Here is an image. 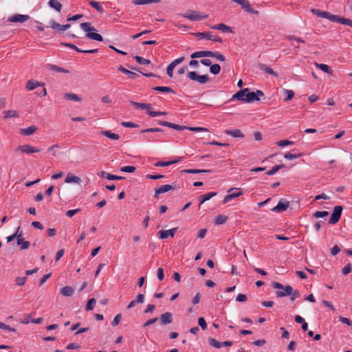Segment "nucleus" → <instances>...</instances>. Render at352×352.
<instances>
[{
	"label": "nucleus",
	"instance_id": "nucleus-3",
	"mask_svg": "<svg viewBox=\"0 0 352 352\" xmlns=\"http://www.w3.org/2000/svg\"><path fill=\"white\" fill-rule=\"evenodd\" d=\"M188 78L192 80L197 81L199 84H205L210 80L209 76L207 74L198 75L196 72H188Z\"/></svg>",
	"mask_w": 352,
	"mask_h": 352
},
{
	"label": "nucleus",
	"instance_id": "nucleus-24",
	"mask_svg": "<svg viewBox=\"0 0 352 352\" xmlns=\"http://www.w3.org/2000/svg\"><path fill=\"white\" fill-rule=\"evenodd\" d=\"M258 68L266 72L267 74H269L273 76H275V77H278V74L277 72H274L272 69L270 68L269 67H267L266 65H264V64H259L258 65Z\"/></svg>",
	"mask_w": 352,
	"mask_h": 352
},
{
	"label": "nucleus",
	"instance_id": "nucleus-39",
	"mask_svg": "<svg viewBox=\"0 0 352 352\" xmlns=\"http://www.w3.org/2000/svg\"><path fill=\"white\" fill-rule=\"evenodd\" d=\"M64 98L66 100H74L77 102L81 101V98L73 93H65L64 94Z\"/></svg>",
	"mask_w": 352,
	"mask_h": 352
},
{
	"label": "nucleus",
	"instance_id": "nucleus-26",
	"mask_svg": "<svg viewBox=\"0 0 352 352\" xmlns=\"http://www.w3.org/2000/svg\"><path fill=\"white\" fill-rule=\"evenodd\" d=\"M315 65H316V67L317 68L321 69L322 72H325L327 74L333 75V70L327 65L323 64V63H316Z\"/></svg>",
	"mask_w": 352,
	"mask_h": 352
},
{
	"label": "nucleus",
	"instance_id": "nucleus-30",
	"mask_svg": "<svg viewBox=\"0 0 352 352\" xmlns=\"http://www.w3.org/2000/svg\"><path fill=\"white\" fill-rule=\"evenodd\" d=\"M351 21L352 20L349 19H346L338 15H336V18L333 19V22H338L340 24L346 25L349 26H351Z\"/></svg>",
	"mask_w": 352,
	"mask_h": 352
},
{
	"label": "nucleus",
	"instance_id": "nucleus-43",
	"mask_svg": "<svg viewBox=\"0 0 352 352\" xmlns=\"http://www.w3.org/2000/svg\"><path fill=\"white\" fill-rule=\"evenodd\" d=\"M283 167H285V165L283 164H279V165H276V166H273L270 170L266 172L265 174L267 175H273Z\"/></svg>",
	"mask_w": 352,
	"mask_h": 352
},
{
	"label": "nucleus",
	"instance_id": "nucleus-44",
	"mask_svg": "<svg viewBox=\"0 0 352 352\" xmlns=\"http://www.w3.org/2000/svg\"><path fill=\"white\" fill-rule=\"evenodd\" d=\"M228 220V217L222 214H219L214 219V223L216 225H221L226 223Z\"/></svg>",
	"mask_w": 352,
	"mask_h": 352
},
{
	"label": "nucleus",
	"instance_id": "nucleus-2",
	"mask_svg": "<svg viewBox=\"0 0 352 352\" xmlns=\"http://www.w3.org/2000/svg\"><path fill=\"white\" fill-rule=\"evenodd\" d=\"M41 151L40 148H37L36 147L32 146L30 144H23L19 145L14 148V152L25 153V154H32L34 153H38Z\"/></svg>",
	"mask_w": 352,
	"mask_h": 352
},
{
	"label": "nucleus",
	"instance_id": "nucleus-62",
	"mask_svg": "<svg viewBox=\"0 0 352 352\" xmlns=\"http://www.w3.org/2000/svg\"><path fill=\"white\" fill-rule=\"evenodd\" d=\"M121 318H122V315L120 314H117L116 316V317L114 318L113 320L112 321L111 325L113 327L117 326L120 323Z\"/></svg>",
	"mask_w": 352,
	"mask_h": 352
},
{
	"label": "nucleus",
	"instance_id": "nucleus-60",
	"mask_svg": "<svg viewBox=\"0 0 352 352\" xmlns=\"http://www.w3.org/2000/svg\"><path fill=\"white\" fill-rule=\"evenodd\" d=\"M351 271H352L351 265L350 263H348L346 266H344L342 268V273L344 275H346V274H349L350 272H351Z\"/></svg>",
	"mask_w": 352,
	"mask_h": 352
},
{
	"label": "nucleus",
	"instance_id": "nucleus-35",
	"mask_svg": "<svg viewBox=\"0 0 352 352\" xmlns=\"http://www.w3.org/2000/svg\"><path fill=\"white\" fill-rule=\"evenodd\" d=\"M242 194H243V192L240 190L237 192L231 193L228 195H226L224 197L223 202V204H226L227 202L230 201V200L241 196Z\"/></svg>",
	"mask_w": 352,
	"mask_h": 352
},
{
	"label": "nucleus",
	"instance_id": "nucleus-59",
	"mask_svg": "<svg viewBox=\"0 0 352 352\" xmlns=\"http://www.w3.org/2000/svg\"><path fill=\"white\" fill-rule=\"evenodd\" d=\"M121 124L127 128H137L138 127V125L135 123L131 122H122Z\"/></svg>",
	"mask_w": 352,
	"mask_h": 352
},
{
	"label": "nucleus",
	"instance_id": "nucleus-22",
	"mask_svg": "<svg viewBox=\"0 0 352 352\" xmlns=\"http://www.w3.org/2000/svg\"><path fill=\"white\" fill-rule=\"evenodd\" d=\"M178 187L177 185H170V184H166L161 186L159 188H157V193H165L168 192L171 190H175Z\"/></svg>",
	"mask_w": 352,
	"mask_h": 352
},
{
	"label": "nucleus",
	"instance_id": "nucleus-45",
	"mask_svg": "<svg viewBox=\"0 0 352 352\" xmlns=\"http://www.w3.org/2000/svg\"><path fill=\"white\" fill-rule=\"evenodd\" d=\"M161 0H133V3L135 5H144L152 3H160Z\"/></svg>",
	"mask_w": 352,
	"mask_h": 352
},
{
	"label": "nucleus",
	"instance_id": "nucleus-40",
	"mask_svg": "<svg viewBox=\"0 0 352 352\" xmlns=\"http://www.w3.org/2000/svg\"><path fill=\"white\" fill-rule=\"evenodd\" d=\"M80 28L82 30H83L85 32H87V33L91 32L92 31H96L95 28L91 26V24L89 22L82 23L80 24Z\"/></svg>",
	"mask_w": 352,
	"mask_h": 352
},
{
	"label": "nucleus",
	"instance_id": "nucleus-34",
	"mask_svg": "<svg viewBox=\"0 0 352 352\" xmlns=\"http://www.w3.org/2000/svg\"><path fill=\"white\" fill-rule=\"evenodd\" d=\"M101 134L105 137L109 138V139L118 140L120 138L118 134L112 133L111 131H102Z\"/></svg>",
	"mask_w": 352,
	"mask_h": 352
},
{
	"label": "nucleus",
	"instance_id": "nucleus-16",
	"mask_svg": "<svg viewBox=\"0 0 352 352\" xmlns=\"http://www.w3.org/2000/svg\"><path fill=\"white\" fill-rule=\"evenodd\" d=\"M99 176H100L102 178H106L109 180H121L124 179V177L122 176H117L115 175L109 174L105 171H101L98 174Z\"/></svg>",
	"mask_w": 352,
	"mask_h": 352
},
{
	"label": "nucleus",
	"instance_id": "nucleus-10",
	"mask_svg": "<svg viewBox=\"0 0 352 352\" xmlns=\"http://www.w3.org/2000/svg\"><path fill=\"white\" fill-rule=\"evenodd\" d=\"M30 16L27 14H16L9 17L8 21L12 23H24L30 19Z\"/></svg>",
	"mask_w": 352,
	"mask_h": 352
},
{
	"label": "nucleus",
	"instance_id": "nucleus-6",
	"mask_svg": "<svg viewBox=\"0 0 352 352\" xmlns=\"http://www.w3.org/2000/svg\"><path fill=\"white\" fill-rule=\"evenodd\" d=\"M264 94L261 90H257L256 91L254 92H247L245 95V102H252L254 101H258L260 100V96H263Z\"/></svg>",
	"mask_w": 352,
	"mask_h": 352
},
{
	"label": "nucleus",
	"instance_id": "nucleus-25",
	"mask_svg": "<svg viewBox=\"0 0 352 352\" xmlns=\"http://www.w3.org/2000/svg\"><path fill=\"white\" fill-rule=\"evenodd\" d=\"M118 71L125 74H127L129 75V77L131 78V79H135L138 76V74H137L136 73L133 72H131L126 68H124L123 66L122 65H120L119 67H118Z\"/></svg>",
	"mask_w": 352,
	"mask_h": 352
},
{
	"label": "nucleus",
	"instance_id": "nucleus-15",
	"mask_svg": "<svg viewBox=\"0 0 352 352\" xmlns=\"http://www.w3.org/2000/svg\"><path fill=\"white\" fill-rule=\"evenodd\" d=\"M283 291L276 292V296L278 298H282L287 296H290L292 294V287L290 285L285 286Z\"/></svg>",
	"mask_w": 352,
	"mask_h": 352
},
{
	"label": "nucleus",
	"instance_id": "nucleus-9",
	"mask_svg": "<svg viewBox=\"0 0 352 352\" xmlns=\"http://www.w3.org/2000/svg\"><path fill=\"white\" fill-rule=\"evenodd\" d=\"M60 45L68 47L69 48H72V49L76 50L77 52H81V53H85V54H95L98 52V49L81 50V49L78 48L76 45L72 44V43H61Z\"/></svg>",
	"mask_w": 352,
	"mask_h": 352
},
{
	"label": "nucleus",
	"instance_id": "nucleus-11",
	"mask_svg": "<svg viewBox=\"0 0 352 352\" xmlns=\"http://www.w3.org/2000/svg\"><path fill=\"white\" fill-rule=\"evenodd\" d=\"M160 322L162 325H167L173 322V314L170 312L162 314L159 318Z\"/></svg>",
	"mask_w": 352,
	"mask_h": 352
},
{
	"label": "nucleus",
	"instance_id": "nucleus-36",
	"mask_svg": "<svg viewBox=\"0 0 352 352\" xmlns=\"http://www.w3.org/2000/svg\"><path fill=\"white\" fill-rule=\"evenodd\" d=\"M47 67L50 70H53L56 72L65 73V74H68L69 72V70L65 69L63 67H58V65H47Z\"/></svg>",
	"mask_w": 352,
	"mask_h": 352
},
{
	"label": "nucleus",
	"instance_id": "nucleus-52",
	"mask_svg": "<svg viewBox=\"0 0 352 352\" xmlns=\"http://www.w3.org/2000/svg\"><path fill=\"white\" fill-rule=\"evenodd\" d=\"M209 344L211 346H214V347H215L217 349H219V348H221L222 346L221 342L217 341L214 338H210L209 339Z\"/></svg>",
	"mask_w": 352,
	"mask_h": 352
},
{
	"label": "nucleus",
	"instance_id": "nucleus-17",
	"mask_svg": "<svg viewBox=\"0 0 352 352\" xmlns=\"http://www.w3.org/2000/svg\"><path fill=\"white\" fill-rule=\"evenodd\" d=\"M249 91L248 88H245L237 91L233 96L232 99H236L238 100L245 102V95Z\"/></svg>",
	"mask_w": 352,
	"mask_h": 352
},
{
	"label": "nucleus",
	"instance_id": "nucleus-18",
	"mask_svg": "<svg viewBox=\"0 0 352 352\" xmlns=\"http://www.w3.org/2000/svg\"><path fill=\"white\" fill-rule=\"evenodd\" d=\"M43 85H44L43 83H41V82H38L36 80H30L26 83L25 89L28 91H32V90H34V89H36V87H38L43 86Z\"/></svg>",
	"mask_w": 352,
	"mask_h": 352
},
{
	"label": "nucleus",
	"instance_id": "nucleus-14",
	"mask_svg": "<svg viewBox=\"0 0 352 352\" xmlns=\"http://www.w3.org/2000/svg\"><path fill=\"white\" fill-rule=\"evenodd\" d=\"M210 28L212 29V30H218L223 32H228V33L232 32V30L231 27L228 26L224 23H219V24H217L214 25H211V26H210Z\"/></svg>",
	"mask_w": 352,
	"mask_h": 352
},
{
	"label": "nucleus",
	"instance_id": "nucleus-53",
	"mask_svg": "<svg viewBox=\"0 0 352 352\" xmlns=\"http://www.w3.org/2000/svg\"><path fill=\"white\" fill-rule=\"evenodd\" d=\"M136 170V168L133 166H124L122 168H121L120 170L122 172H125V173H134Z\"/></svg>",
	"mask_w": 352,
	"mask_h": 352
},
{
	"label": "nucleus",
	"instance_id": "nucleus-19",
	"mask_svg": "<svg viewBox=\"0 0 352 352\" xmlns=\"http://www.w3.org/2000/svg\"><path fill=\"white\" fill-rule=\"evenodd\" d=\"M51 28L60 31H65L70 28V24L60 25L56 21L52 20L50 21Z\"/></svg>",
	"mask_w": 352,
	"mask_h": 352
},
{
	"label": "nucleus",
	"instance_id": "nucleus-21",
	"mask_svg": "<svg viewBox=\"0 0 352 352\" xmlns=\"http://www.w3.org/2000/svg\"><path fill=\"white\" fill-rule=\"evenodd\" d=\"M80 182H81V179L79 177L76 176L72 173H68L65 179V183L74 182L76 184H80Z\"/></svg>",
	"mask_w": 352,
	"mask_h": 352
},
{
	"label": "nucleus",
	"instance_id": "nucleus-37",
	"mask_svg": "<svg viewBox=\"0 0 352 352\" xmlns=\"http://www.w3.org/2000/svg\"><path fill=\"white\" fill-rule=\"evenodd\" d=\"M153 89L154 91H160V92H167V93L175 94V91L170 87L157 86V87H154L153 88Z\"/></svg>",
	"mask_w": 352,
	"mask_h": 352
},
{
	"label": "nucleus",
	"instance_id": "nucleus-8",
	"mask_svg": "<svg viewBox=\"0 0 352 352\" xmlns=\"http://www.w3.org/2000/svg\"><path fill=\"white\" fill-rule=\"evenodd\" d=\"M289 206V202L285 199H281L278 204L272 209V211L273 212H278V213H281L284 211H285Z\"/></svg>",
	"mask_w": 352,
	"mask_h": 352
},
{
	"label": "nucleus",
	"instance_id": "nucleus-55",
	"mask_svg": "<svg viewBox=\"0 0 352 352\" xmlns=\"http://www.w3.org/2000/svg\"><path fill=\"white\" fill-rule=\"evenodd\" d=\"M329 214L327 211H316L314 213L313 216L315 218H322Z\"/></svg>",
	"mask_w": 352,
	"mask_h": 352
},
{
	"label": "nucleus",
	"instance_id": "nucleus-46",
	"mask_svg": "<svg viewBox=\"0 0 352 352\" xmlns=\"http://www.w3.org/2000/svg\"><path fill=\"white\" fill-rule=\"evenodd\" d=\"M89 5L94 8L97 11L100 13H103L104 12L103 8L100 6L99 2L95 1H89Z\"/></svg>",
	"mask_w": 352,
	"mask_h": 352
},
{
	"label": "nucleus",
	"instance_id": "nucleus-47",
	"mask_svg": "<svg viewBox=\"0 0 352 352\" xmlns=\"http://www.w3.org/2000/svg\"><path fill=\"white\" fill-rule=\"evenodd\" d=\"M134 58L139 64L141 65H149L151 63L149 59H146L139 56H135Z\"/></svg>",
	"mask_w": 352,
	"mask_h": 352
},
{
	"label": "nucleus",
	"instance_id": "nucleus-32",
	"mask_svg": "<svg viewBox=\"0 0 352 352\" xmlns=\"http://www.w3.org/2000/svg\"><path fill=\"white\" fill-rule=\"evenodd\" d=\"M131 104L135 108H141L142 109H150L152 108V105L148 103H140L138 102L131 101Z\"/></svg>",
	"mask_w": 352,
	"mask_h": 352
},
{
	"label": "nucleus",
	"instance_id": "nucleus-33",
	"mask_svg": "<svg viewBox=\"0 0 352 352\" xmlns=\"http://www.w3.org/2000/svg\"><path fill=\"white\" fill-rule=\"evenodd\" d=\"M86 37L88 38L92 39V40L97 41H103V38L100 34L93 32V31L91 32L87 33Z\"/></svg>",
	"mask_w": 352,
	"mask_h": 352
},
{
	"label": "nucleus",
	"instance_id": "nucleus-58",
	"mask_svg": "<svg viewBox=\"0 0 352 352\" xmlns=\"http://www.w3.org/2000/svg\"><path fill=\"white\" fill-rule=\"evenodd\" d=\"M158 320H159V318H157V317L149 319L142 324V327H146L149 325H151V324H154L155 322H156Z\"/></svg>",
	"mask_w": 352,
	"mask_h": 352
},
{
	"label": "nucleus",
	"instance_id": "nucleus-29",
	"mask_svg": "<svg viewBox=\"0 0 352 352\" xmlns=\"http://www.w3.org/2000/svg\"><path fill=\"white\" fill-rule=\"evenodd\" d=\"M217 194V193L216 192H208V193L202 195L201 196L199 197V199H200L199 205L203 204L205 201H208L212 197L216 196Z\"/></svg>",
	"mask_w": 352,
	"mask_h": 352
},
{
	"label": "nucleus",
	"instance_id": "nucleus-28",
	"mask_svg": "<svg viewBox=\"0 0 352 352\" xmlns=\"http://www.w3.org/2000/svg\"><path fill=\"white\" fill-rule=\"evenodd\" d=\"M183 159L182 157H179L177 160H173V161H168V162H158L157 163L155 164V166H170L173 164H175V163H177L179 162H180Z\"/></svg>",
	"mask_w": 352,
	"mask_h": 352
},
{
	"label": "nucleus",
	"instance_id": "nucleus-64",
	"mask_svg": "<svg viewBox=\"0 0 352 352\" xmlns=\"http://www.w3.org/2000/svg\"><path fill=\"white\" fill-rule=\"evenodd\" d=\"M290 296H291V298H290L291 300H294L300 296V294L298 290H297V289L294 290L292 289V294Z\"/></svg>",
	"mask_w": 352,
	"mask_h": 352
},
{
	"label": "nucleus",
	"instance_id": "nucleus-42",
	"mask_svg": "<svg viewBox=\"0 0 352 352\" xmlns=\"http://www.w3.org/2000/svg\"><path fill=\"white\" fill-rule=\"evenodd\" d=\"M19 117V113L15 110H8L4 111V118L8 119L12 118H17Z\"/></svg>",
	"mask_w": 352,
	"mask_h": 352
},
{
	"label": "nucleus",
	"instance_id": "nucleus-1",
	"mask_svg": "<svg viewBox=\"0 0 352 352\" xmlns=\"http://www.w3.org/2000/svg\"><path fill=\"white\" fill-rule=\"evenodd\" d=\"M180 15L191 21H199L208 17V15L206 14H202L201 12L193 10H188L187 12Z\"/></svg>",
	"mask_w": 352,
	"mask_h": 352
},
{
	"label": "nucleus",
	"instance_id": "nucleus-23",
	"mask_svg": "<svg viewBox=\"0 0 352 352\" xmlns=\"http://www.w3.org/2000/svg\"><path fill=\"white\" fill-rule=\"evenodd\" d=\"M37 130V127L35 125H32L29 127L21 129L20 133L23 135H31Z\"/></svg>",
	"mask_w": 352,
	"mask_h": 352
},
{
	"label": "nucleus",
	"instance_id": "nucleus-38",
	"mask_svg": "<svg viewBox=\"0 0 352 352\" xmlns=\"http://www.w3.org/2000/svg\"><path fill=\"white\" fill-rule=\"evenodd\" d=\"M211 171V170L206 169H185L182 170V172L189 174L210 173Z\"/></svg>",
	"mask_w": 352,
	"mask_h": 352
},
{
	"label": "nucleus",
	"instance_id": "nucleus-57",
	"mask_svg": "<svg viewBox=\"0 0 352 352\" xmlns=\"http://www.w3.org/2000/svg\"><path fill=\"white\" fill-rule=\"evenodd\" d=\"M276 144L279 146H287V145H293L294 142L289 141L287 140H280V141L277 142Z\"/></svg>",
	"mask_w": 352,
	"mask_h": 352
},
{
	"label": "nucleus",
	"instance_id": "nucleus-61",
	"mask_svg": "<svg viewBox=\"0 0 352 352\" xmlns=\"http://www.w3.org/2000/svg\"><path fill=\"white\" fill-rule=\"evenodd\" d=\"M198 324L203 330H205L207 328V323L203 317L198 319Z\"/></svg>",
	"mask_w": 352,
	"mask_h": 352
},
{
	"label": "nucleus",
	"instance_id": "nucleus-4",
	"mask_svg": "<svg viewBox=\"0 0 352 352\" xmlns=\"http://www.w3.org/2000/svg\"><path fill=\"white\" fill-rule=\"evenodd\" d=\"M195 35L200 39L206 38L207 40L214 41L220 43L223 42V40L221 37L218 36H214L210 32H197L195 34Z\"/></svg>",
	"mask_w": 352,
	"mask_h": 352
},
{
	"label": "nucleus",
	"instance_id": "nucleus-31",
	"mask_svg": "<svg viewBox=\"0 0 352 352\" xmlns=\"http://www.w3.org/2000/svg\"><path fill=\"white\" fill-rule=\"evenodd\" d=\"M17 245L20 247L21 250H27L30 246V243L24 239H19L16 241Z\"/></svg>",
	"mask_w": 352,
	"mask_h": 352
},
{
	"label": "nucleus",
	"instance_id": "nucleus-41",
	"mask_svg": "<svg viewBox=\"0 0 352 352\" xmlns=\"http://www.w3.org/2000/svg\"><path fill=\"white\" fill-rule=\"evenodd\" d=\"M48 4L52 8L55 9L58 12H60L61 10L62 5L57 0H50Z\"/></svg>",
	"mask_w": 352,
	"mask_h": 352
},
{
	"label": "nucleus",
	"instance_id": "nucleus-13",
	"mask_svg": "<svg viewBox=\"0 0 352 352\" xmlns=\"http://www.w3.org/2000/svg\"><path fill=\"white\" fill-rule=\"evenodd\" d=\"M177 230V228H174L166 230H160L158 232L159 237L162 239L168 238V236L173 237Z\"/></svg>",
	"mask_w": 352,
	"mask_h": 352
},
{
	"label": "nucleus",
	"instance_id": "nucleus-54",
	"mask_svg": "<svg viewBox=\"0 0 352 352\" xmlns=\"http://www.w3.org/2000/svg\"><path fill=\"white\" fill-rule=\"evenodd\" d=\"M26 276L23 277H17L15 279V284L19 286L24 285L26 282Z\"/></svg>",
	"mask_w": 352,
	"mask_h": 352
},
{
	"label": "nucleus",
	"instance_id": "nucleus-56",
	"mask_svg": "<svg viewBox=\"0 0 352 352\" xmlns=\"http://www.w3.org/2000/svg\"><path fill=\"white\" fill-rule=\"evenodd\" d=\"M191 58L205 57V51H197L190 55Z\"/></svg>",
	"mask_w": 352,
	"mask_h": 352
},
{
	"label": "nucleus",
	"instance_id": "nucleus-51",
	"mask_svg": "<svg viewBox=\"0 0 352 352\" xmlns=\"http://www.w3.org/2000/svg\"><path fill=\"white\" fill-rule=\"evenodd\" d=\"M95 304H96V299L94 298H90L87 303L86 308H85L86 310L87 311L92 310L94 307Z\"/></svg>",
	"mask_w": 352,
	"mask_h": 352
},
{
	"label": "nucleus",
	"instance_id": "nucleus-63",
	"mask_svg": "<svg viewBox=\"0 0 352 352\" xmlns=\"http://www.w3.org/2000/svg\"><path fill=\"white\" fill-rule=\"evenodd\" d=\"M339 321L344 323V324H347L348 326H352V321L347 318H344V317H342V316H340L339 317Z\"/></svg>",
	"mask_w": 352,
	"mask_h": 352
},
{
	"label": "nucleus",
	"instance_id": "nucleus-50",
	"mask_svg": "<svg viewBox=\"0 0 352 352\" xmlns=\"http://www.w3.org/2000/svg\"><path fill=\"white\" fill-rule=\"evenodd\" d=\"M302 155V153H298V154H292L290 153H287L284 155V157L289 160H292L294 159L298 158Z\"/></svg>",
	"mask_w": 352,
	"mask_h": 352
},
{
	"label": "nucleus",
	"instance_id": "nucleus-5",
	"mask_svg": "<svg viewBox=\"0 0 352 352\" xmlns=\"http://www.w3.org/2000/svg\"><path fill=\"white\" fill-rule=\"evenodd\" d=\"M342 212V207L341 206H335L333 208V213L331 214V218L329 221V223L335 224L338 223L340 219Z\"/></svg>",
	"mask_w": 352,
	"mask_h": 352
},
{
	"label": "nucleus",
	"instance_id": "nucleus-12",
	"mask_svg": "<svg viewBox=\"0 0 352 352\" xmlns=\"http://www.w3.org/2000/svg\"><path fill=\"white\" fill-rule=\"evenodd\" d=\"M157 123L161 126L172 128L177 131H184V129H187V126H181V125H179V124H175V123L167 122V121L159 120Z\"/></svg>",
	"mask_w": 352,
	"mask_h": 352
},
{
	"label": "nucleus",
	"instance_id": "nucleus-7",
	"mask_svg": "<svg viewBox=\"0 0 352 352\" xmlns=\"http://www.w3.org/2000/svg\"><path fill=\"white\" fill-rule=\"evenodd\" d=\"M311 12L313 14H316L318 17H322V18L329 19V21H331L332 22H333V19H335V18H336L335 14H333L329 12L322 11L319 9L312 8L311 10Z\"/></svg>",
	"mask_w": 352,
	"mask_h": 352
},
{
	"label": "nucleus",
	"instance_id": "nucleus-20",
	"mask_svg": "<svg viewBox=\"0 0 352 352\" xmlns=\"http://www.w3.org/2000/svg\"><path fill=\"white\" fill-rule=\"evenodd\" d=\"M225 133L229 135H231L234 138H243L244 135L240 129H234V130H226Z\"/></svg>",
	"mask_w": 352,
	"mask_h": 352
},
{
	"label": "nucleus",
	"instance_id": "nucleus-49",
	"mask_svg": "<svg viewBox=\"0 0 352 352\" xmlns=\"http://www.w3.org/2000/svg\"><path fill=\"white\" fill-rule=\"evenodd\" d=\"M283 93L286 96L285 98V101L292 100L294 96V92L292 90L284 89Z\"/></svg>",
	"mask_w": 352,
	"mask_h": 352
},
{
	"label": "nucleus",
	"instance_id": "nucleus-48",
	"mask_svg": "<svg viewBox=\"0 0 352 352\" xmlns=\"http://www.w3.org/2000/svg\"><path fill=\"white\" fill-rule=\"evenodd\" d=\"M210 72L214 75L218 74L221 71V66L219 64H214L210 66Z\"/></svg>",
	"mask_w": 352,
	"mask_h": 352
},
{
	"label": "nucleus",
	"instance_id": "nucleus-27",
	"mask_svg": "<svg viewBox=\"0 0 352 352\" xmlns=\"http://www.w3.org/2000/svg\"><path fill=\"white\" fill-rule=\"evenodd\" d=\"M60 293L64 296H71L74 294V289L71 286H65L60 289Z\"/></svg>",
	"mask_w": 352,
	"mask_h": 352
}]
</instances>
